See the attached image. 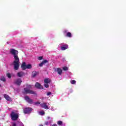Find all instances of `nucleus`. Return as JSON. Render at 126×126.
I'll use <instances>...</instances> for the list:
<instances>
[{"instance_id": "f3484780", "label": "nucleus", "mask_w": 126, "mask_h": 126, "mask_svg": "<svg viewBox=\"0 0 126 126\" xmlns=\"http://www.w3.org/2000/svg\"><path fill=\"white\" fill-rule=\"evenodd\" d=\"M39 115H40V116H44L45 115V112L44 111H39L38 112Z\"/></svg>"}, {"instance_id": "b1692460", "label": "nucleus", "mask_w": 126, "mask_h": 126, "mask_svg": "<svg viewBox=\"0 0 126 126\" xmlns=\"http://www.w3.org/2000/svg\"><path fill=\"white\" fill-rule=\"evenodd\" d=\"M70 83H71V84H75V83H76V81L74 80H73L70 81Z\"/></svg>"}, {"instance_id": "423d86ee", "label": "nucleus", "mask_w": 126, "mask_h": 126, "mask_svg": "<svg viewBox=\"0 0 126 126\" xmlns=\"http://www.w3.org/2000/svg\"><path fill=\"white\" fill-rule=\"evenodd\" d=\"M32 108H30L29 107H26L24 109V114H30L31 112H32Z\"/></svg>"}, {"instance_id": "5701e85b", "label": "nucleus", "mask_w": 126, "mask_h": 126, "mask_svg": "<svg viewBox=\"0 0 126 126\" xmlns=\"http://www.w3.org/2000/svg\"><path fill=\"white\" fill-rule=\"evenodd\" d=\"M34 105H36V106H38V105H40L41 103L39 101L34 102Z\"/></svg>"}, {"instance_id": "c756f323", "label": "nucleus", "mask_w": 126, "mask_h": 126, "mask_svg": "<svg viewBox=\"0 0 126 126\" xmlns=\"http://www.w3.org/2000/svg\"><path fill=\"white\" fill-rule=\"evenodd\" d=\"M50 110L51 111H55V108L54 107H52V108H51V109H50Z\"/></svg>"}, {"instance_id": "c85d7f7f", "label": "nucleus", "mask_w": 126, "mask_h": 126, "mask_svg": "<svg viewBox=\"0 0 126 126\" xmlns=\"http://www.w3.org/2000/svg\"><path fill=\"white\" fill-rule=\"evenodd\" d=\"M52 94V93H51V92H49V93H47V96H50V95H51Z\"/></svg>"}, {"instance_id": "7ed1b4c3", "label": "nucleus", "mask_w": 126, "mask_h": 126, "mask_svg": "<svg viewBox=\"0 0 126 126\" xmlns=\"http://www.w3.org/2000/svg\"><path fill=\"white\" fill-rule=\"evenodd\" d=\"M11 119L12 121H16L18 119V113L12 111L10 114Z\"/></svg>"}, {"instance_id": "0eeeda50", "label": "nucleus", "mask_w": 126, "mask_h": 126, "mask_svg": "<svg viewBox=\"0 0 126 126\" xmlns=\"http://www.w3.org/2000/svg\"><path fill=\"white\" fill-rule=\"evenodd\" d=\"M55 71L57 72L59 75H62V74H63V69L61 68H55Z\"/></svg>"}, {"instance_id": "ddd939ff", "label": "nucleus", "mask_w": 126, "mask_h": 126, "mask_svg": "<svg viewBox=\"0 0 126 126\" xmlns=\"http://www.w3.org/2000/svg\"><path fill=\"white\" fill-rule=\"evenodd\" d=\"M35 87L38 89H43V86H42V85H41L39 83H36Z\"/></svg>"}, {"instance_id": "f257e3e1", "label": "nucleus", "mask_w": 126, "mask_h": 126, "mask_svg": "<svg viewBox=\"0 0 126 126\" xmlns=\"http://www.w3.org/2000/svg\"><path fill=\"white\" fill-rule=\"evenodd\" d=\"M10 53L11 55L14 56V61L13 63L14 65V68L15 70H17L19 68V58L17 55H18V51L15 49H10Z\"/></svg>"}, {"instance_id": "39448f33", "label": "nucleus", "mask_w": 126, "mask_h": 126, "mask_svg": "<svg viewBox=\"0 0 126 126\" xmlns=\"http://www.w3.org/2000/svg\"><path fill=\"white\" fill-rule=\"evenodd\" d=\"M51 83V79L49 78H46L44 79V86L46 88H48L49 83Z\"/></svg>"}, {"instance_id": "f03ea898", "label": "nucleus", "mask_w": 126, "mask_h": 126, "mask_svg": "<svg viewBox=\"0 0 126 126\" xmlns=\"http://www.w3.org/2000/svg\"><path fill=\"white\" fill-rule=\"evenodd\" d=\"M31 86L28 85L27 88H25L23 91L24 94H33V95H37L36 92L30 90Z\"/></svg>"}, {"instance_id": "c9c22d12", "label": "nucleus", "mask_w": 126, "mask_h": 126, "mask_svg": "<svg viewBox=\"0 0 126 126\" xmlns=\"http://www.w3.org/2000/svg\"><path fill=\"white\" fill-rule=\"evenodd\" d=\"M0 86H1V85L0 84Z\"/></svg>"}, {"instance_id": "f8f14e48", "label": "nucleus", "mask_w": 126, "mask_h": 126, "mask_svg": "<svg viewBox=\"0 0 126 126\" xmlns=\"http://www.w3.org/2000/svg\"><path fill=\"white\" fill-rule=\"evenodd\" d=\"M21 82H22L21 79H18L15 81V83L17 85H20V84H21Z\"/></svg>"}, {"instance_id": "9d476101", "label": "nucleus", "mask_w": 126, "mask_h": 126, "mask_svg": "<svg viewBox=\"0 0 126 126\" xmlns=\"http://www.w3.org/2000/svg\"><path fill=\"white\" fill-rule=\"evenodd\" d=\"M25 100H26V101H27V102H28V103H29L30 104H33V100L31 99H30V98H29V97L28 96H25Z\"/></svg>"}, {"instance_id": "6ab92c4d", "label": "nucleus", "mask_w": 126, "mask_h": 126, "mask_svg": "<svg viewBox=\"0 0 126 126\" xmlns=\"http://www.w3.org/2000/svg\"><path fill=\"white\" fill-rule=\"evenodd\" d=\"M37 74H38V73H37V72H35V71L32 72V77H35V76H36Z\"/></svg>"}, {"instance_id": "1a4fd4ad", "label": "nucleus", "mask_w": 126, "mask_h": 126, "mask_svg": "<svg viewBox=\"0 0 126 126\" xmlns=\"http://www.w3.org/2000/svg\"><path fill=\"white\" fill-rule=\"evenodd\" d=\"M64 34H66V37H69V38H71L72 37V35H71V33L69 32H67V30H65L63 31Z\"/></svg>"}, {"instance_id": "cd10ccee", "label": "nucleus", "mask_w": 126, "mask_h": 126, "mask_svg": "<svg viewBox=\"0 0 126 126\" xmlns=\"http://www.w3.org/2000/svg\"><path fill=\"white\" fill-rule=\"evenodd\" d=\"M7 77H8V78H10V77H11L10 74L7 73Z\"/></svg>"}, {"instance_id": "aec40b11", "label": "nucleus", "mask_w": 126, "mask_h": 126, "mask_svg": "<svg viewBox=\"0 0 126 126\" xmlns=\"http://www.w3.org/2000/svg\"><path fill=\"white\" fill-rule=\"evenodd\" d=\"M57 125H58V126H62V125H63V121H58L57 122Z\"/></svg>"}, {"instance_id": "412c9836", "label": "nucleus", "mask_w": 126, "mask_h": 126, "mask_svg": "<svg viewBox=\"0 0 126 126\" xmlns=\"http://www.w3.org/2000/svg\"><path fill=\"white\" fill-rule=\"evenodd\" d=\"M63 70H64V71L68 70V67L66 66H64V67H63Z\"/></svg>"}, {"instance_id": "72a5a7b5", "label": "nucleus", "mask_w": 126, "mask_h": 126, "mask_svg": "<svg viewBox=\"0 0 126 126\" xmlns=\"http://www.w3.org/2000/svg\"><path fill=\"white\" fill-rule=\"evenodd\" d=\"M39 126H43V125H39Z\"/></svg>"}, {"instance_id": "4468645a", "label": "nucleus", "mask_w": 126, "mask_h": 126, "mask_svg": "<svg viewBox=\"0 0 126 126\" xmlns=\"http://www.w3.org/2000/svg\"><path fill=\"white\" fill-rule=\"evenodd\" d=\"M25 75L24 72L21 71L17 73V76H18L19 77H21L22 76H23V75Z\"/></svg>"}, {"instance_id": "2f4dec72", "label": "nucleus", "mask_w": 126, "mask_h": 126, "mask_svg": "<svg viewBox=\"0 0 126 126\" xmlns=\"http://www.w3.org/2000/svg\"><path fill=\"white\" fill-rule=\"evenodd\" d=\"M52 126H58V125H57V124H54Z\"/></svg>"}, {"instance_id": "bb28decb", "label": "nucleus", "mask_w": 126, "mask_h": 126, "mask_svg": "<svg viewBox=\"0 0 126 126\" xmlns=\"http://www.w3.org/2000/svg\"><path fill=\"white\" fill-rule=\"evenodd\" d=\"M51 122L49 123L48 122H46L45 123V125H46V126H49V124Z\"/></svg>"}, {"instance_id": "393cba45", "label": "nucleus", "mask_w": 126, "mask_h": 126, "mask_svg": "<svg viewBox=\"0 0 126 126\" xmlns=\"http://www.w3.org/2000/svg\"><path fill=\"white\" fill-rule=\"evenodd\" d=\"M43 58V56H40L38 58V61H42V59Z\"/></svg>"}, {"instance_id": "20e7f679", "label": "nucleus", "mask_w": 126, "mask_h": 126, "mask_svg": "<svg viewBox=\"0 0 126 126\" xmlns=\"http://www.w3.org/2000/svg\"><path fill=\"white\" fill-rule=\"evenodd\" d=\"M59 47L61 48V51H65L66 49H68V45L65 43H62L59 45Z\"/></svg>"}, {"instance_id": "2eb2a0df", "label": "nucleus", "mask_w": 126, "mask_h": 126, "mask_svg": "<svg viewBox=\"0 0 126 126\" xmlns=\"http://www.w3.org/2000/svg\"><path fill=\"white\" fill-rule=\"evenodd\" d=\"M4 97L7 101H11V98L7 94H4Z\"/></svg>"}, {"instance_id": "6e6552de", "label": "nucleus", "mask_w": 126, "mask_h": 126, "mask_svg": "<svg viewBox=\"0 0 126 126\" xmlns=\"http://www.w3.org/2000/svg\"><path fill=\"white\" fill-rule=\"evenodd\" d=\"M40 106L43 109H45V110H49L50 108L48 106V104L47 103L44 102L40 104Z\"/></svg>"}, {"instance_id": "f704fd0d", "label": "nucleus", "mask_w": 126, "mask_h": 126, "mask_svg": "<svg viewBox=\"0 0 126 126\" xmlns=\"http://www.w3.org/2000/svg\"><path fill=\"white\" fill-rule=\"evenodd\" d=\"M51 121H53V120L52 119V118H51Z\"/></svg>"}, {"instance_id": "dca6fc26", "label": "nucleus", "mask_w": 126, "mask_h": 126, "mask_svg": "<svg viewBox=\"0 0 126 126\" xmlns=\"http://www.w3.org/2000/svg\"><path fill=\"white\" fill-rule=\"evenodd\" d=\"M48 62V60H44L41 63H40L39 64V66H43V65H44L45 63H47Z\"/></svg>"}, {"instance_id": "473e14b6", "label": "nucleus", "mask_w": 126, "mask_h": 126, "mask_svg": "<svg viewBox=\"0 0 126 126\" xmlns=\"http://www.w3.org/2000/svg\"><path fill=\"white\" fill-rule=\"evenodd\" d=\"M47 119H48V120H50V119H51V118L50 117H48Z\"/></svg>"}, {"instance_id": "9b49d317", "label": "nucleus", "mask_w": 126, "mask_h": 126, "mask_svg": "<svg viewBox=\"0 0 126 126\" xmlns=\"http://www.w3.org/2000/svg\"><path fill=\"white\" fill-rule=\"evenodd\" d=\"M21 67L23 70H25V69H27V64L25 62L22 63L21 65Z\"/></svg>"}, {"instance_id": "4be33fe9", "label": "nucleus", "mask_w": 126, "mask_h": 126, "mask_svg": "<svg viewBox=\"0 0 126 126\" xmlns=\"http://www.w3.org/2000/svg\"><path fill=\"white\" fill-rule=\"evenodd\" d=\"M0 80H1V81H5V78H4V77H3V76H1L0 78Z\"/></svg>"}, {"instance_id": "7c9ffc66", "label": "nucleus", "mask_w": 126, "mask_h": 126, "mask_svg": "<svg viewBox=\"0 0 126 126\" xmlns=\"http://www.w3.org/2000/svg\"><path fill=\"white\" fill-rule=\"evenodd\" d=\"M12 126H16V124L15 123H13V125Z\"/></svg>"}, {"instance_id": "a211bd4d", "label": "nucleus", "mask_w": 126, "mask_h": 126, "mask_svg": "<svg viewBox=\"0 0 126 126\" xmlns=\"http://www.w3.org/2000/svg\"><path fill=\"white\" fill-rule=\"evenodd\" d=\"M30 68H32V65L31 64H28L27 65V69H30Z\"/></svg>"}, {"instance_id": "a878e982", "label": "nucleus", "mask_w": 126, "mask_h": 126, "mask_svg": "<svg viewBox=\"0 0 126 126\" xmlns=\"http://www.w3.org/2000/svg\"><path fill=\"white\" fill-rule=\"evenodd\" d=\"M19 126H24L23 124L21 122H19Z\"/></svg>"}]
</instances>
